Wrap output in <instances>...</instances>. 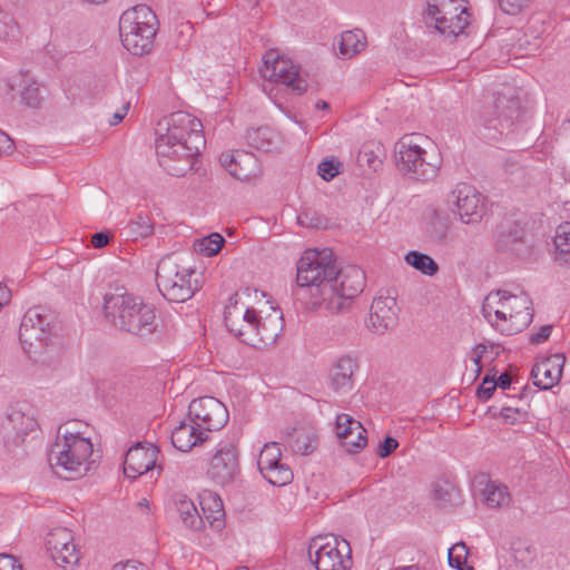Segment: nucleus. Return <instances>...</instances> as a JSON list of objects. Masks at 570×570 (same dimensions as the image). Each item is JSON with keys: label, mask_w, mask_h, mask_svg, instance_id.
<instances>
[{"label": "nucleus", "mask_w": 570, "mask_h": 570, "mask_svg": "<svg viewBox=\"0 0 570 570\" xmlns=\"http://www.w3.org/2000/svg\"><path fill=\"white\" fill-rule=\"evenodd\" d=\"M155 149L159 165L173 176H184L194 168L205 147L203 124L186 111H176L157 124Z\"/></svg>", "instance_id": "obj_1"}, {"label": "nucleus", "mask_w": 570, "mask_h": 570, "mask_svg": "<svg viewBox=\"0 0 570 570\" xmlns=\"http://www.w3.org/2000/svg\"><path fill=\"white\" fill-rule=\"evenodd\" d=\"M104 313L121 331L142 341L150 342L161 334V322L155 306L124 287H117L105 295Z\"/></svg>", "instance_id": "obj_2"}, {"label": "nucleus", "mask_w": 570, "mask_h": 570, "mask_svg": "<svg viewBox=\"0 0 570 570\" xmlns=\"http://www.w3.org/2000/svg\"><path fill=\"white\" fill-rule=\"evenodd\" d=\"M224 323L242 342L257 347L275 343L283 330L281 312L274 309L262 317L255 308L239 303L237 295L225 307Z\"/></svg>", "instance_id": "obj_3"}, {"label": "nucleus", "mask_w": 570, "mask_h": 570, "mask_svg": "<svg viewBox=\"0 0 570 570\" xmlns=\"http://www.w3.org/2000/svg\"><path fill=\"white\" fill-rule=\"evenodd\" d=\"M66 331L59 314L47 308L32 307L22 317L19 340L30 360L45 363L50 360L49 352L60 343Z\"/></svg>", "instance_id": "obj_4"}, {"label": "nucleus", "mask_w": 570, "mask_h": 570, "mask_svg": "<svg viewBox=\"0 0 570 570\" xmlns=\"http://www.w3.org/2000/svg\"><path fill=\"white\" fill-rule=\"evenodd\" d=\"M483 316L501 334L514 335L527 328L533 318L530 297L507 291L491 292L482 304Z\"/></svg>", "instance_id": "obj_5"}, {"label": "nucleus", "mask_w": 570, "mask_h": 570, "mask_svg": "<svg viewBox=\"0 0 570 570\" xmlns=\"http://www.w3.org/2000/svg\"><path fill=\"white\" fill-rule=\"evenodd\" d=\"M156 283L160 294L176 303L190 299L203 285L202 274L184 254H169L160 258L156 268Z\"/></svg>", "instance_id": "obj_6"}, {"label": "nucleus", "mask_w": 570, "mask_h": 570, "mask_svg": "<svg viewBox=\"0 0 570 570\" xmlns=\"http://www.w3.org/2000/svg\"><path fill=\"white\" fill-rule=\"evenodd\" d=\"M395 155L399 169L421 181L433 179L441 166L439 153L420 134L403 136L396 144Z\"/></svg>", "instance_id": "obj_7"}, {"label": "nucleus", "mask_w": 570, "mask_h": 570, "mask_svg": "<svg viewBox=\"0 0 570 570\" xmlns=\"http://www.w3.org/2000/svg\"><path fill=\"white\" fill-rule=\"evenodd\" d=\"M157 17L144 4L127 9L119 19L122 46L135 56L148 53L157 33Z\"/></svg>", "instance_id": "obj_8"}, {"label": "nucleus", "mask_w": 570, "mask_h": 570, "mask_svg": "<svg viewBox=\"0 0 570 570\" xmlns=\"http://www.w3.org/2000/svg\"><path fill=\"white\" fill-rule=\"evenodd\" d=\"M470 12L463 0H428L423 19L428 28H434L449 39L462 35L470 24Z\"/></svg>", "instance_id": "obj_9"}, {"label": "nucleus", "mask_w": 570, "mask_h": 570, "mask_svg": "<svg viewBox=\"0 0 570 570\" xmlns=\"http://www.w3.org/2000/svg\"><path fill=\"white\" fill-rule=\"evenodd\" d=\"M336 274L332 250L311 248L304 252L297 263L296 282L301 287H316L323 299Z\"/></svg>", "instance_id": "obj_10"}, {"label": "nucleus", "mask_w": 570, "mask_h": 570, "mask_svg": "<svg viewBox=\"0 0 570 570\" xmlns=\"http://www.w3.org/2000/svg\"><path fill=\"white\" fill-rule=\"evenodd\" d=\"M307 554L316 570H351L353 566L348 541L334 534L312 538Z\"/></svg>", "instance_id": "obj_11"}, {"label": "nucleus", "mask_w": 570, "mask_h": 570, "mask_svg": "<svg viewBox=\"0 0 570 570\" xmlns=\"http://www.w3.org/2000/svg\"><path fill=\"white\" fill-rule=\"evenodd\" d=\"M520 102L517 98L499 96L493 106L485 107L476 118V122L485 131V137L497 139L509 134L521 117Z\"/></svg>", "instance_id": "obj_12"}, {"label": "nucleus", "mask_w": 570, "mask_h": 570, "mask_svg": "<svg viewBox=\"0 0 570 570\" xmlns=\"http://www.w3.org/2000/svg\"><path fill=\"white\" fill-rule=\"evenodd\" d=\"M364 285L365 275L361 268L347 266L337 269V274L327 287V295L324 296L323 302L326 303L328 309L340 312L363 291Z\"/></svg>", "instance_id": "obj_13"}, {"label": "nucleus", "mask_w": 570, "mask_h": 570, "mask_svg": "<svg viewBox=\"0 0 570 570\" xmlns=\"http://www.w3.org/2000/svg\"><path fill=\"white\" fill-rule=\"evenodd\" d=\"M449 210L462 224L476 225L484 214L483 197L471 184L459 183L446 197Z\"/></svg>", "instance_id": "obj_14"}, {"label": "nucleus", "mask_w": 570, "mask_h": 570, "mask_svg": "<svg viewBox=\"0 0 570 570\" xmlns=\"http://www.w3.org/2000/svg\"><path fill=\"white\" fill-rule=\"evenodd\" d=\"M259 71L264 79L285 85L298 95L306 89L305 81L299 77L298 69L293 61L279 57L274 50L264 55Z\"/></svg>", "instance_id": "obj_15"}, {"label": "nucleus", "mask_w": 570, "mask_h": 570, "mask_svg": "<svg viewBox=\"0 0 570 570\" xmlns=\"http://www.w3.org/2000/svg\"><path fill=\"white\" fill-rule=\"evenodd\" d=\"M188 419L208 435L209 432L225 426L228 421V411L216 397L203 396L190 402Z\"/></svg>", "instance_id": "obj_16"}, {"label": "nucleus", "mask_w": 570, "mask_h": 570, "mask_svg": "<svg viewBox=\"0 0 570 570\" xmlns=\"http://www.w3.org/2000/svg\"><path fill=\"white\" fill-rule=\"evenodd\" d=\"M239 473L238 455L232 442H220L209 462L208 476L217 484L233 482Z\"/></svg>", "instance_id": "obj_17"}, {"label": "nucleus", "mask_w": 570, "mask_h": 570, "mask_svg": "<svg viewBox=\"0 0 570 570\" xmlns=\"http://www.w3.org/2000/svg\"><path fill=\"white\" fill-rule=\"evenodd\" d=\"M281 445L277 442L266 443L262 449L257 465L263 476L273 485L283 487L293 479V472L281 461Z\"/></svg>", "instance_id": "obj_18"}, {"label": "nucleus", "mask_w": 570, "mask_h": 570, "mask_svg": "<svg viewBox=\"0 0 570 570\" xmlns=\"http://www.w3.org/2000/svg\"><path fill=\"white\" fill-rule=\"evenodd\" d=\"M158 449L151 444L144 446L140 443L132 445L126 453L122 470L128 479L136 480L156 466Z\"/></svg>", "instance_id": "obj_19"}, {"label": "nucleus", "mask_w": 570, "mask_h": 570, "mask_svg": "<svg viewBox=\"0 0 570 570\" xmlns=\"http://www.w3.org/2000/svg\"><path fill=\"white\" fill-rule=\"evenodd\" d=\"M71 429L68 424L58 428L56 441L51 445L48 454V462L53 473L63 479L71 470Z\"/></svg>", "instance_id": "obj_20"}, {"label": "nucleus", "mask_w": 570, "mask_h": 570, "mask_svg": "<svg viewBox=\"0 0 570 570\" xmlns=\"http://www.w3.org/2000/svg\"><path fill=\"white\" fill-rule=\"evenodd\" d=\"M222 166L235 178L249 180L259 173L258 160L254 154L245 150L225 151L220 155Z\"/></svg>", "instance_id": "obj_21"}, {"label": "nucleus", "mask_w": 570, "mask_h": 570, "mask_svg": "<svg viewBox=\"0 0 570 570\" xmlns=\"http://www.w3.org/2000/svg\"><path fill=\"white\" fill-rule=\"evenodd\" d=\"M397 321V305L393 297H376L373 299L367 327L376 334H383L392 328Z\"/></svg>", "instance_id": "obj_22"}, {"label": "nucleus", "mask_w": 570, "mask_h": 570, "mask_svg": "<svg viewBox=\"0 0 570 570\" xmlns=\"http://www.w3.org/2000/svg\"><path fill=\"white\" fill-rule=\"evenodd\" d=\"M85 431L73 429V479L87 474L98 462V454Z\"/></svg>", "instance_id": "obj_23"}, {"label": "nucleus", "mask_w": 570, "mask_h": 570, "mask_svg": "<svg viewBox=\"0 0 570 570\" xmlns=\"http://www.w3.org/2000/svg\"><path fill=\"white\" fill-rule=\"evenodd\" d=\"M335 430L338 440L355 434V442L351 440L347 442L343 441V448L348 453H358L367 444V432L365 428L362 425L360 421L355 420L350 414L342 413L336 416Z\"/></svg>", "instance_id": "obj_24"}, {"label": "nucleus", "mask_w": 570, "mask_h": 570, "mask_svg": "<svg viewBox=\"0 0 570 570\" xmlns=\"http://www.w3.org/2000/svg\"><path fill=\"white\" fill-rule=\"evenodd\" d=\"M564 361L563 354L556 353L537 364L531 371L533 384L541 390L553 387L562 376Z\"/></svg>", "instance_id": "obj_25"}, {"label": "nucleus", "mask_w": 570, "mask_h": 570, "mask_svg": "<svg viewBox=\"0 0 570 570\" xmlns=\"http://www.w3.org/2000/svg\"><path fill=\"white\" fill-rule=\"evenodd\" d=\"M71 544V530L66 527L52 529L46 540L47 551L57 567L66 568L69 564L71 556L69 546Z\"/></svg>", "instance_id": "obj_26"}, {"label": "nucleus", "mask_w": 570, "mask_h": 570, "mask_svg": "<svg viewBox=\"0 0 570 570\" xmlns=\"http://www.w3.org/2000/svg\"><path fill=\"white\" fill-rule=\"evenodd\" d=\"M208 435L188 419L181 421L171 431L170 440L174 448L180 452H189L193 448L203 444Z\"/></svg>", "instance_id": "obj_27"}, {"label": "nucleus", "mask_w": 570, "mask_h": 570, "mask_svg": "<svg viewBox=\"0 0 570 570\" xmlns=\"http://www.w3.org/2000/svg\"><path fill=\"white\" fill-rule=\"evenodd\" d=\"M357 370L356 360L343 355L336 360L330 371V386L336 392H348L354 385V373Z\"/></svg>", "instance_id": "obj_28"}, {"label": "nucleus", "mask_w": 570, "mask_h": 570, "mask_svg": "<svg viewBox=\"0 0 570 570\" xmlns=\"http://www.w3.org/2000/svg\"><path fill=\"white\" fill-rule=\"evenodd\" d=\"M198 500L203 519L207 520L215 530H220L225 524V511L220 497L210 490H204L199 493Z\"/></svg>", "instance_id": "obj_29"}, {"label": "nucleus", "mask_w": 570, "mask_h": 570, "mask_svg": "<svg viewBox=\"0 0 570 570\" xmlns=\"http://www.w3.org/2000/svg\"><path fill=\"white\" fill-rule=\"evenodd\" d=\"M11 89L19 88L21 102L28 107L37 108L40 106L42 97L39 83L28 71H20L13 77L10 83Z\"/></svg>", "instance_id": "obj_30"}, {"label": "nucleus", "mask_w": 570, "mask_h": 570, "mask_svg": "<svg viewBox=\"0 0 570 570\" xmlns=\"http://www.w3.org/2000/svg\"><path fill=\"white\" fill-rule=\"evenodd\" d=\"M175 505L186 529L193 533H199L204 530L205 521L191 499L186 494H177L175 498Z\"/></svg>", "instance_id": "obj_31"}, {"label": "nucleus", "mask_w": 570, "mask_h": 570, "mask_svg": "<svg viewBox=\"0 0 570 570\" xmlns=\"http://www.w3.org/2000/svg\"><path fill=\"white\" fill-rule=\"evenodd\" d=\"M365 46V35L360 29L343 32L337 42L338 53L347 59L360 53Z\"/></svg>", "instance_id": "obj_32"}, {"label": "nucleus", "mask_w": 570, "mask_h": 570, "mask_svg": "<svg viewBox=\"0 0 570 570\" xmlns=\"http://www.w3.org/2000/svg\"><path fill=\"white\" fill-rule=\"evenodd\" d=\"M245 138L248 146L263 151L273 150L278 142L277 134L269 127L249 129Z\"/></svg>", "instance_id": "obj_33"}, {"label": "nucleus", "mask_w": 570, "mask_h": 570, "mask_svg": "<svg viewBox=\"0 0 570 570\" xmlns=\"http://www.w3.org/2000/svg\"><path fill=\"white\" fill-rule=\"evenodd\" d=\"M484 501L490 508L509 505L511 495L507 485L497 481H489L483 491Z\"/></svg>", "instance_id": "obj_34"}, {"label": "nucleus", "mask_w": 570, "mask_h": 570, "mask_svg": "<svg viewBox=\"0 0 570 570\" xmlns=\"http://www.w3.org/2000/svg\"><path fill=\"white\" fill-rule=\"evenodd\" d=\"M556 256L559 264H570V222L560 224L554 236Z\"/></svg>", "instance_id": "obj_35"}, {"label": "nucleus", "mask_w": 570, "mask_h": 570, "mask_svg": "<svg viewBox=\"0 0 570 570\" xmlns=\"http://www.w3.org/2000/svg\"><path fill=\"white\" fill-rule=\"evenodd\" d=\"M404 259L407 265L424 275L433 276L439 272L438 263L428 254L411 250L405 255Z\"/></svg>", "instance_id": "obj_36"}, {"label": "nucleus", "mask_w": 570, "mask_h": 570, "mask_svg": "<svg viewBox=\"0 0 570 570\" xmlns=\"http://www.w3.org/2000/svg\"><path fill=\"white\" fill-rule=\"evenodd\" d=\"M225 243L224 237L218 233H213L206 237L194 242V250L206 257H212L220 250Z\"/></svg>", "instance_id": "obj_37"}, {"label": "nucleus", "mask_w": 570, "mask_h": 570, "mask_svg": "<svg viewBox=\"0 0 570 570\" xmlns=\"http://www.w3.org/2000/svg\"><path fill=\"white\" fill-rule=\"evenodd\" d=\"M469 556V548L463 541L456 542L448 551V563L451 568L456 570H474V568L466 563Z\"/></svg>", "instance_id": "obj_38"}, {"label": "nucleus", "mask_w": 570, "mask_h": 570, "mask_svg": "<svg viewBox=\"0 0 570 570\" xmlns=\"http://www.w3.org/2000/svg\"><path fill=\"white\" fill-rule=\"evenodd\" d=\"M129 234L135 239L146 238L154 233V225L148 215L139 214L128 225Z\"/></svg>", "instance_id": "obj_39"}, {"label": "nucleus", "mask_w": 570, "mask_h": 570, "mask_svg": "<svg viewBox=\"0 0 570 570\" xmlns=\"http://www.w3.org/2000/svg\"><path fill=\"white\" fill-rule=\"evenodd\" d=\"M532 0H498L500 9L511 16L520 13Z\"/></svg>", "instance_id": "obj_40"}, {"label": "nucleus", "mask_w": 570, "mask_h": 570, "mask_svg": "<svg viewBox=\"0 0 570 570\" xmlns=\"http://www.w3.org/2000/svg\"><path fill=\"white\" fill-rule=\"evenodd\" d=\"M340 163L334 160H323L318 164V175L326 181L332 180L340 174Z\"/></svg>", "instance_id": "obj_41"}, {"label": "nucleus", "mask_w": 570, "mask_h": 570, "mask_svg": "<svg viewBox=\"0 0 570 570\" xmlns=\"http://www.w3.org/2000/svg\"><path fill=\"white\" fill-rule=\"evenodd\" d=\"M497 383L493 379L485 376L476 390V395L482 401H488L494 393Z\"/></svg>", "instance_id": "obj_42"}, {"label": "nucleus", "mask_w": 570, "mask_h": 570, "mask_svg": "<svg viewBox=\"0 0 570 570\" xmlns=\"http://www.w3.org/2000/svg\"><path fill=\"white\" fill-rule=\"evenodd\" d=\"M524 415V412L518 407H513L510 405L503 406L500 411V417L507 424H514L521 416Z\"/></svg>", "instance_id": "obj_43"}, {"label": "nucleus", "mask_w": 570, "mask_h": 570, "mask_svg": "<svg viewBox=\"0 0 570 570\" xmlns=\"http://www.w3.org/2000/svg\"><path fill=\"white\" fill-rule=\"evenodd\" d=\"M397 446L399 442L394 438L387 436L379 444L377 455L381 459L387 458Z\"/></svg>", "instance_id": "obj_44"}, {"label": "nucleus", "mask_w": 570, "mask_h": 570, "mask_svg": "<svg viewBox=\"0 0 570 570\" xmlns=\"http://www.w3.org/2000/svg\"><path fill=\"white\" fill-rule=\"evenodd\" d=\"M19 561L10 554H0V570H21Z\"/></svg>", "instance_id": "obj_45"}, {"label": "nucleus", "mask_w": 570, "mask_h": 570, "mask_svg": "<svg viewBox=\"0 0 570 570\" xmlns=\"http://www.w3.org/2000/svg\"><path fill=\"white\" fill-rule=\"evenodd\" d=\"M111 570H149L148 567L135 560L125 562H117L112 566Z\"/></svg>", "instance_id": "obj_46"}, {"label": "nucleus", "mask_w": 570, "mask_h": 570, "mask_svg": "<svg viewBox=\"0 0 570 570\" xmlns=\"http://www.w3.org/2000/svg\"><path fill=\"white\" fill-rule=\"evenodd\" d=\"M130 108V102L124 104L120 108H118L109 118L108 124L110 126H117L120 124L124 118L127 116Z\"/></svg>", "instance_id": "obj_47"}, {"label": "nucleus", "mask_w": 570, "mask_h": 570, "mask_svg": "<svg viewBox=\"0 0 570 570\" xmlns=\"http://www.w3.org/2000/svg\"><path fill=\"white\" fill-rule=\"evenodd\" d=\"M551 332H552L551 325H543L540 327V330L537 333L531 335L530 341L534 344L543 343L550 337Z\"/></svg>", "instance_id": "obj_48"}, {"label": "nucleus", "mask_w": 570, "mask_h": 570, "mask_svg": "<svg viewBox=\"0 0 570 570\" xmlns=\"http://www.w3.org/2000/svg\"><path fill=\"white\" fill-rule=\"evenodd\" d=\"M110 240V234L107 232L96 233L91 237V243L95 248L105 247Z\"/></svg>", "instance_id": "obj_49"}, {"label": "nucleus", "mask_w": 570, "mask_h": 570, "mask_svg": "<svg viewBox=\"0 0 570 570\" xmlns=\"http://www.w3.org/2000/svg\"><path fill=\"white\" fill-rule=\"evenodd\" d=\"M14 148L12 139L0 130V154H10Z\"/></svg>", "instance_id": "obj_50"}, {"label": "nucleus", "mask_w": 570, "mask_h": 570, "mask_svg": "<svg viewBox=\"0 0 570 570\" xmlns=\"http://www.w3.org/2000/svg\"><path fill=\"white\" fill-rule=\"evenodd\" d=\"M76 48L78 53H85L89 49L92 48V39L91 37L85 36V37H78L76 41Z\"/></svg>", "instance_id": "obj_51"}, {"label": "nucleus", "mask_w": 570, "mask_h": 570, "mask_svg": "<svg viewBox=\"0 0 570 570\" xmlns=\"http://www.w3.org/2000/svg\"><path fill=\"white\" fill-rule=\"evenodd\" d=\"M497 386H500L502 390H507L511 385V377L509 374L503 373L501 374L498 380L495 381Z\"/></svg>", "instance_id": "obj_52"}, {"label": "nucleus", "mask_w": 570, "mask_h": 570, "mask_svg": "<svg viewBox=\"0 0 570 570\" xmlns=\"http://www.w3.org/2000/svg\"><path fill=\"white\" fill-rule=\"evenodd\" d=\"M11 294L7 286L0 284V307L8 304L10 301Z\"/></svg>", "instance_id": "obj_53"}, {"label": "nucleus", "mask_w": 570, "mask_h": 570, "mask_svg": "<svg viewBox=\"0 0 570 570\" xmlns=\"http://www.w3.org/2000/svg\"><path fill=\"white\" fill-rule=\"evenodd\" d=\"M481 358H482V356L480 354H475L471 358L473 364L475 365V372L476 373L481 372Z\"/></svg>", "instance_id": "obj_54"}, {"label": "nucleus", "mask_w": 570, "mask_h": 570, "mask_svg": "<svg viewBox=\"0 0 570 570\" xmlns=\"http://www.w3.org/2000/svg\"><path fill=\"white\" fill-rule=\"evenodd\" d=\"M26 421H27V422H26V426H24V428H22L21 430H22V431H28V430H30V431H31V430H33V428H35V425H36L35 420H33L31 416H28V417H26Z\"/></svg>", "instance_id": "obj_55"}, {"label": "nucleus", "mask_w": 570, "mask_h": 570, "mask_svg": "<svg viewBox=\"0 0 570 570\" xmlns=\"http://www.w3.org/2000/svg\"><path fill=\"white\" fill-rule=\"evenodd\" d=\"M24 415L21 414L20 412H13L12 414L9 415V420L11 422H16L18 419H23Z\"/></svg>", "instance_id": "obj_56"}, {"label": "nucleus", "mask_w": 570, "mask_h": 570, "mask_svg": "<svg viewBox=\"0 0 570 570\" xmlns=\"http://www.w3.org/2000/svg\"><path fill=\"white\" fill-rule=\"evenodd\" d=\"M138 507L146 509L149 511V501L147 499H142L138 502Z\"/></svg>", "instance_id": "obj_57"}, {"label": "nucleus", "mask_w": 570, "mask_h": 570, "mask_svg": "<svg viewBox=\"0 0 570 570\" xmlns=\"http://www.w3.org/2000/svg\"><path fill=\"white\" fill-rule=\"evenodd\" d=\"M316 108L325 110L330 108V105L326 101L322 100L316 104Z\"/></svg>", "instance_id": "obj_58"}, {"label": "nucleus", "mask_w": 570, "mask_h": 570, "mask_svg": "<svg viewBox=\"0 0 570 570\" xmlns=\"http://www.w3.org/2000/svg\"><path fill=\"white\" fill-rule=\"evenodd\" d=\"M350 439H351V441L355 442V434H352V435L345 436V438H343L342 440H340L341 445L343 446V441H346V442H347V441H350Z\"/></svg>", "instance_id": "obj_59"}, {"label": "nucleus", "mask_w": 570, "mask_h": 570, "mask_svg": "<svg viewBox=\"0 0 570 570\" xmlns=\"http://www.w3.org/2000/svg\"><path fill=\"white\" fill-rule=\"evenodd\" d=\"M538 27H541V24H540L538 21H535V22H533L532 24H530V26L528 27L527 32H528V31H531L532 29H535V30H537V29H538Z\"/></svg>", "instance_id": "obj_60"}, {"label": "nucleus", "mask_w": 570, "mask_h": 570, "mask_svg": "<svg viewBox=\"0 0 570 570\" xmlns=\"http://www.w3.org/2000/svg\"><path fill=\"white\" fill-rule=\"evenodd\" d=\"M81 1L86 2V3H91V4H99V3L105 2L106 0H81Z\"/></svg>", "instance_id": "obj_61"}, {"label": "nucleus", "mask_w": 570, "mask_h": 570, "mask_svg": "<svg viewBox=\"0 0 570 570\" xmlns=\"http://www.w3.org/2000/svg\"><path fill=\"white\" fill-rule=\"evenodd\" d=\"M509 244H510V242H509V240H507V242H505V240H503V239L499 240V246H500L501 248L508 247V246H509Z\"/></svg>", "instance_id": "obj_62"}, {"label": "nucleus", "mask_w": 570, "mask_h": 570, "mask_svg": "<svg viewBox=\"0 0 570 570\" xmlns=\"http://www.w3.org/2000/svg\"><path fill=\"white\" fill-rule=\"evenodd\" d=\"M396 570H419V569L417 568L407 567V568H399Z\"/></svg>", "instance_id": "obj_63"}, {"label": "nucleus", "mask_w": 570, "mask_h": 570, "mask_svg": "<svg viewBox=\"0 0 570 570\" xmlns=\"http://www.w3.org/2000/svg\"><path fill=\"white\" fill-rule=\"evenodd\" d=\"M236 570H248V568L247 567H239Z\"/></svg>", "instance_id": "obj_64"}]
</instances>
